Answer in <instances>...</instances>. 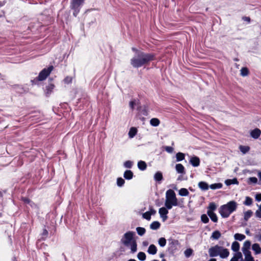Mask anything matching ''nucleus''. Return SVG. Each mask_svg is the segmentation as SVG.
Wrapping results in <instances>:
<instances>
[{
	"instance_id": "nucleus-1",
	"label": "nucleus",
	"mask_w": 261,
	"mask_h": 261,
	"mask_svg": "<svg viewBox=\"0 0 261 261\" xmlns=\"http://www.w3.org/2000/svg\"><path fill=\"white\" fill-rule=\"evenodd\" d=\"M132 49L135 51V54L130 60V64L135 68H139L147 64L154 59V56L153 54H146L135 48H133Z\"/></svg>"
},
{
	"instance_id": "nucleus-2",
	"label": "nucleus",
	"mask_w": 261,
	"mask_h": 261,
	"mask_svg": "<svg viewBox=\"0 0 261 261\" xmlns=\"http://www.w3.org/2000/svg\"><path fill=\"white\" fill-rule=\"evenodd\" d=\"M135 234L134 232L129 231L125 233L121 239L122 244L125 247L129 248L133 253L136 252L137 250V242L134 238Z\"/></svg>"
},
{
	"instance_id": "nucleus-3",
	"label": "nucleus",
	"mask_w": 261,
	"mask_h": 261,
	"mask_svg": "<svg viewBox=\"0 0 261 261\" xmlns=\"http://www.w3.org/2000/svg\"><path fill=\"white\" fill-rule=\"evenodd\" d=\"M238 206V203L233 200L222 205L219 208V213L223 218H228L231 214L236 211Z\"/></svg>"
},
{
	"instance_id": "nucleus-4",
	"label": "nucleus",
	"mask_w": 261,
	"mask_h": 261,
	"mask_svg": "<svg viewBox=\"0 0 261 261\" xmlns=\"http://www.w3.org/2000/svg\"><path fill=\"white\" fill-rule=\"evenodd\" d=\"M165 206L168 210L172 208L173 206L178 205L177 199L175 192L172 190H168L166 193Z\"/></svg>"
},
{
	"instance_id": "nucleus-5",
	"label": "nucleus",
	"mask_w": 261,
	"mask_h": 261,
	"mask_svg": "<svg viewBox=\"0 0 261 261\" xmlns=\"http://www.w3.org/2000/svg\"><path fill=\"white\" fill-rule=\"evenodd\" d=\"M53 66H50L48 68H44L39 74L38 76V80L41 81H43L47 77L51 71L53 70Z\"/></svg>"
},
{
	"instance_id": "nucleus-6",
	"label": "nucleus",
	"mask_w": 261,
	"mask_h": 261,
	"mask_svg": "<svg viewBox=\"0 0 261 261\" xmlns=\"http://www.w3.org/2000/svg\"><path fill=\"white\" fill-rule=\"evenodd\" d=\"M84 0H72L70 7L74 10L73 15L76 16L79 12V7L83 3Z\"/></svg>"
},
{
	"instance_id": "nucleus-7",
	"label": "nucleus",
	"mask_w": 261,
	"mask_h": 261,
	"mask_svg": "<svg viewBox=\"0 0 261 261\" xmlns=\"http://www.w3.org/2000/svg\"><path fill=\"white\" fill-rule=\"evenodd\" d=\"M221 246L216 245L211 247L208 250V253L211 257H215L219 255Z\"/></svg>"
},
{
	"instance_id": "nucleus-8",
	"label": "nucleus",
	"mask_w": 261,
	"mask_h": 261,
	"mask_svg": "<svg viewBox=\"0 0 261 261\" xmlns=\"http://www.w3.org/2000/svg\"><path fill=\"white\" fill-rule=\"evenodd\" d=\"M159 213L160 214L161 218L162 219L163 221H165L167 219V214L168 211L167 208L164 207H162L159 209Z\"/></svg>"
},
{
	"instance_id": "nucleus-9",
	"label": "nucleus",
	"mask_w": 261,
	"mask_h": 261,
	"mask_svg": "<svg viewBox=\"0 0 261 261\" xmlns=\"http://www.w3.org/2000/svg\"><path fill=\"white\" fill-rule=\"evenodd\" d=\"M229 255V252L226 248L221 247L219 256L221 258H225L227 257Z\"/></svg>"
},
{
	"instance_id": "nucleus-10",
	"label": "nucleus",
	"mask_w": 261,
	"mask_h": 261,
	"mask_svg": "<svg viewBox=\"0 0 261 261\" xmlns=\"http://www.w3.org/2000/svg\"><path fill=\"white\" fill-rule=\"evenodd\" d=\"M190 163L194 167H197L200 164V160L199 158L196 156H192L190 158Z\"/></svg>"
},
{
	"instance_id": "nucleus-11",
	"label": "nucleus",
	"mask_w": 261,
	"mask_h": 261,
	"mask_svg": "<svg viewBox=\"0 0 261 261\" xmlns=\"http://www.w3.org/2000/svg\"><path fill=\"white\" fill-rule=\"evenodd\" d=\"M261 134V131L258 128H255L250 133L251 136L254 139H257Z\"/></svg>"
},
{
	"instance_id": "nucleus-12",
	"label": "nucleus",
	"mask_w": 261,
	"mask_h": 261,
	"mask_svg": "<svg viewBox=\"0 0 261 261\" xmlns=\"http://www.w3.org/2000/svg\"><path fill=\"white\" fill-rule=\"evenodd\" d=\"M175 169L177 173L180 174H185V169L184 166L181 164H177L175 166Z\"/></svg>"
},
{
	"instance_id": "nucleus-13",
	"label": "nucleus",
	"mask_w": 261,
	"mask_h": 261,
	"mask_svg": "<svg viewBox=\"0 0 261 261\" xmlns=\"http://www.w3.org/2000/svg\"><path fill=\"white\" fill-rule=\"evenodd\" d=\"M243 253L245 256V261H254L250 251H245Z\"/></svg>"
},
{
	"instance_id": "nucleus-14",
	"label": "nucleus",
	"mask_w": 261,
	"mask_h": 261,
	"mask_svg": "<svg viewBox=\"0 0 261 261\" xmlns=\"http://www.w3.org/2000/svg\"><path fill=\"white\" fill-rule=\"evenodd\" d=\"M252 249L255 254H258L261 253V248L257 243H255L252 245Z\"/></svg>"
},
{
	"instance_id": "nucleus-15",
	"label": "nucleus",
	"mask_w": 261,
	"mask_h": 261,
	"mask_svg": "<svg viewBox=\"0 0 261 261\" xmlns=\"http://www.w3.org/2000/svg\"><path fill=\"white\" fill-rule=\"evenodd\" d=\"M147 252L150 254H155L157 252L156 247L153 244L150 245L148 248Z\"/></svg>"
},
{
	"instance_id": "nucleus-16",
	"label": "nucleus",
	"mask_w": 261,
	"mask_h": 261,
	"mask_svg": "<svg viewBox=\"0 0 261 261\" xmlns=\"http://www.w3.org/2000/svg\"><path fill=\"white\" fill-rule=\"evenodd\" d=\"M207 214L210 217L212 221L214 222H217L218 221V217L214 212H210V211H207Z\"/></svg>"
},
{
	"instance_id": "nucleus-17",
	"label": "nucleus",
	"mask_w": 261,
	"mask_h": 261,
	"mask_svg": "<svg viewBox=\"0 0 261 261\" xmlns=\"http://www.w3.org/2000/svg\"><path fill=\"white\" fill-rule=\"evenodd\" d=\"M239 259H242V254L241 252L235 253L230 261H238Z\"/></svg>"
},
{
	"instance_id": "nucleus-18",
	"label": "nucleus",
	"mask_w": 261,
	"mask_h": 261,
	"mask_svg": "<svg viewBox=\"0 0 261 261\" xmlns=\"http://www.w3.org/2000/svg\"><path fill=\"white\" fill-rule=\"evenodd\" d=\"M198 187L202 190H204V191L208 190V187H209L208 184L204 181L199 182L198 183Z\"/></svg>"
},
{
	"instance_id": "nucleus-19",
	"label": "nucleus",
	"mask_w": 261,
	"mask_h": 261,
	"mask_svg": "<svg viewBox=\"0 0 261 261\" xmlns=\"http://www.w3.org/2000/svg\"><path fill=\"white\" fill-rule=\"evenodd\" d=\"M231 249L236 252H239V250L240 249V244L239 243L237 242V241H235L234 242L232 243V245H231Z\"/></svg>"
},
{
	"instance_id": "nucleus-20",
	"label": "nucleus",
	"mask_w": 261,
	"mask_h": 261,
	"mask_svg": "<svg viewBox=\"0 0 261 261\" xmlns=\"http://www.w3.org/2000/svg\"><path fill=\"white\" fill-rule=\"evenodd\" d=\"M137 129L136 127H132L130 128L128 132V136L130 138H133L137 134Z\"/></svg>"
},
{
	"instance_id": "nucleus-21",
	"label": "nucleus",
	"mask_w": 261,
	"mask_h": 261,
	"mask_svg": "<svg viewBox=\"0 0 261 261\" xmlns=\"http://www.w3.org/2000/svg\"><path fill=\"white\" fill-rule=\"evenodd\" d=\"M253 212L251 210H248L244 213V219L247 221L252 216Z\"/></svg>"
},
{
	"instance_id": "nucleus-22",
	"label": "nucleus",
	"mask_w": 261,
	"mask_h": 261,
	"mask_svg": "<svg viewBox=\"0 0 261 261\" xmlns=\"http://www.w3.org/2000/svg\"><path fill=\"white\" fill-rule=\"evenodd\" d=\"M221 234L218 230L214 231L211 236V238L213 240H218L221 237Z\"/></svg>"
},
{
	"instance_id": "nucleus-23",
	"label": "nucleus",
	"mask_w": 261,
	"mask_h": 261,
	"mask_svg": "<svg viewBox=\"0 0 261 261\" xmlns=\"http://www.w3.org/2000/svg\"><path fill=\"white\" fill-rule=\"evenodd\" d=\"M251 246V243L249 241H246L243 244V247L242 248V251L244 252L245 251H249V249Z\"/></svg>"
},
{
	"instance_id": "nucleus-24",
	"label": "nucleus",
	"mask_w": 261,
	"mask_h": 261,
	"mask_svg": "<svg viewBox=\"0 0 261 261\" xmlns=\"http://www.w3.org/2000/svg\"><path fill=\"white\" fill-rule=\"evenodd\" d=\"M161 224L158 221H154L150 225V228L152 230H156L160 228Z\"/></svg>"
},
{
	"instance_id": "nucleus-25",
	"label": "nucleus",
	"mask_w": 261,
	"mask_h": 261,
	"mask_svg": "<svg viewBox=\"0 0 261 261\" xmlns=\"http://www.w3.org/2000/svg\"><path fill=\"white\" fill-rule=\"evenodd\" d=\"M138 167L139 169L143 171L146 169L147 165L145 162L142 161H140L138 163Z\"/></svg>"
},
{
	"instance_id": "nucleus-26",
	"label": "nucleus",
	"mask_w": 261,
	"mask_h": 261,
	"mask_svg": "<svg viewBox=\"0 0 261 261\" xmlns=\"http://www.w3.org/2000/svg\"><path fill=\"white\" fill-rule=\"evenodd\" d=\"M155 180L160 181L163 179V175L161 172L158 171L156 172L154 175Z\"/></svg>"
},
{
	"instance_id": "nucleus-27",
	"label": "nucleus",
	"mask_w": 261,
	"mask_h": 261,
	"mask_svg": "<svg viewBox=\"0 0 261 261\" xmlns=\"http://www.w3.org/2000/svg\"><path fill=\"white\" fill-rule=\"evenodd\" d=\"M160 123V121L156 118H152L150 120V124L153 126H158Z\"/></svg>"
},
{
	"instance_id": "nucleus-28",
	"label": "nucleus",
	"mask_w": 261,
	"mask_h": 261,
	"mask_svg": "<svg viewBox=\"0 0 261 261\" xmlns=\"http://www.w3.org/2000/svg\"><path fill=\"white\" fill-rule=\"evenodd\" d=\"M133 173L130 170H126L124 173V177L126 179H130L133 178Z\"/></svg>"
},
{
	"instance_id": "nucleus-29",
	"label": "nucleus",
	"mask_w": 261,
	"mask_h": 261,
	"mask_svg": "<svg viewBox=\"0 0 261 261\" xmlns=\"http://www.w3.org/2000/svg\"><path fill=\"white\" fill-rule=\"evenodd\" d=\"M179 195L181 196H187L189 194L188 190L186 188H181L179 190Z\"/></svg>"
},
{
	"instance_id": "nucleus-30",
	"label": "nucleus",
	"mask_w": 261,
	"mask_h": 261,
	"mask_svg": "<svg viewBox=\"0 0 261 261\" xmlns=\"http://www.w3.org/2000/svg\"><path fill=\"white\" fill-rule=\"evenodd\" d=\"M239 149L240 151L243 153L245 154L247 152H248L250 150V147L247 146H242L241 145L239 147Z\"/></svg>"
},
{
	"instance_id": "nucleus-31",
	"label": "nucleus",
	"mask_w": 261,
	"mask_h": 261,
	"mask_svg": "<svg viewBox=\"0 0 261 261\" xmlns=\"http://www.w3.org/2000/svg\"><path fill=\"white\" fill-rule=\"evenodd\" d=\"M185 154L181 152H178L176 154V161L179 162L185 159Z\"/></svg>"
},
{
	"instance_id": "nucleus-32",
	"label": "nucleus",
	"mask_w": 261,
	"mask_h": 261,
	"mask_svg": "<svg viewBox=\"0 0 261 261\" xmlns=\"http://www.w3.org/2000/svg\"><path fill=\"white\" fill-rule=\"evenodd\" d=\"M253 200L249 197H246L245 200L244 201L243 204L245 205H251L252 204Z\"/></svg>"
},
{
	"instance_id": "nucleus-33",
	"label": "nucleus",
	"mask_w": 261,
	"mask_h": 261,
	"mask_svg": "<svg viewBox=\"0 0 261 261\" xmlns=\"http://www.w3.org/2000/svg\"><path fill=\"white\" fill-rule=\"evenodd\" d=\"M234 238L236 240L241 241L245 239V236L241 233H236Z\"/></svg>"
},
{
	"instance_id": "nucleus-34",
	"label": "nucleus",
	"mask_w": 261,
	"mask_h": 261,
	"mask_svg": "<svg viewBox=\"0 0 261 261\" xmlns=\"http://www.w3.org/2000/svg\"><path fill=\"white\" fill-rule=\"evenodd\" d=\"M137 232L139 236H142L146 232V230L143 227H138L136 228Z\"/></svg>"
},
{
	"instance_id": "nucleus-35",
	"label": "nucleus",
	"mask_w": 261,
	"mask_h": 261,
	"mask_svg": "<svg viewBox=\"0 0 261 261\" xmlns=\"http://www.w3.org/2000/svg\"><path fill=\"white\" fill-rule=\"evenodd\" d=\"M54 87H55V86L54 84H50L49 85H48L46 88V94H47V95L50 94L51 93V92H52L53 90L54 89Z\"/></svg>"
},
{
	"instance_id": "nucleus-36",
	"label": "nucleus",
	"mask_w": 261,
	"mask_h": 261,
	"mask_svg": "<svg viewBox=\"0 0 261 261\" xmlns=\"http://www.w3.org/2000/svg\"><path fill=\"white\" fill-rule=\"evenodd\" d=\"M225 184L227 185H230L232 184H238V181L236 178H233L232 179H227L225 181Z\"/></svg>"
},
{
	"instance_id": "nucleus-37",
	"label": "nucleus",
	"mask_w": 261,
	"mask_h": 261,
	"mask_svg": "<svg viewBox=\"0 0 261 261\" xmlns=\"http://www.w3.org/2000/svg\"><path fill=\"white\" fill-rule=\"evenodd\" d=\"M222 187V185L221 183H217V184H212L210 186V187L212 189H220Z\"/></svg>"
},
{
	"instance_id": "nucleus-38",
	"label": "nucleus",
	"mask_w": 261,
	"mask_h": 261,
	"mask_svg": "<svg viewBox=\"0 0 261 261\" xmlns=\"http://www.w3.org/2000/svg\"><path fill=\"white\" fill-rule=\"evenodd\" d=\"M137 257L139 260L143 261L146 259V254L143 252H140L138 253Z\"/></svg>"
},
{
	"instance_id": "nucleus-39",
	"label": "nucleus",
	"mask_w": 261,
	"mask_h": 261,
	"mask_svg": "<svg viewBox=\"0 0 261 261\" xmlns=\"http://www.w3.org/2000/svg\"><path fill=\"white\" fill-rule=\"evenodd\" d=\"M158 243L161 247H164L166 244V240L164 238H161L159 239Z\"/></svg>"
},
{
	"instance_id": "nucleus-40",
	"label": "nucleus",
	"mask_w": 261,
	"mask_h": 261,
	"mask_svg": "<svg viewBox=\"0 0 261 261\" xmlns=\"http://www.w3.org/2000/svg\"><path fill=\"white\" fill-rule=\"evenodd\" d=\"M216 205L214 203H210L207 208V211H210V212H214L215 210H216Z\"/></svg>"
},
{
	"instance_id": "nucleus-41",
	"label": "nucleus",
	"mask_w": 261,
	"mask_h": 261,
	"mask_svg": "<svg viewBox=\"0 0 261 261\" xmlns=\"http://www.w3.org/2000/svg\"><path fill=\"white\" fill-rule=\"evenodd\" d=\"M151 213L149 212H146L143 214V218L147 220H150L151 219Z\"/></svg>"
},
{
	"instance_id": "nucleus-42",
	"label": "nucleus",
	"mask_w": 261,
	"mask_h": 261,
	"mask_svg": "<svg viewBox=\"0 0 261 261\" xmlns=\"http://www.w3.org/2000/svg\"><path fill=\"white\" fill-rule=\"evenodd\" d=\"M124 182L125 181L122 178L119 177L117 178V185L118 186L122 187L124 185Z\"/></svg>"
},
{
	"instance_id": "nucleus-43",
	"label": "nucleus",
	"mask_w": 261,
	"mask_h": 261,
	"mask_svg": "<svg viewBox=\"0 0 261 261\" xmlns=\"http://www.w3.org/2000/svg\"><path fill=\"white\" fill-rule=\"evenodd\" d=\"M248 72L249 71L247 68L244 67L241 69V74L243 76L247 75Z\"/></svg>"
},
{
	"instance_id": "nucleus-44",
	"label": "nucleus",
	"mask_w": 261,
	"mask_h": 261,
	"mask_svg": "<svg viewBox=\"0 0 261 261\" xmlns=\"http://www.w3.org/2000/svg\"><path fill=\"white\" fill-rule=\"evenodd\" d=\"M201 220L204 223H207L209 221V219L205 214H203L201 215Z\"/></svg>"
},
{
	"instance_id": "nucleus-45",
	"label": "nucleus",
	"mask_w": 261,
	"mask_h": 261,
	"mask_svg": "<svg viewBox=\"0 0 261 261\" xmlns=\"http://www.w3.org/2000/svg\"><path fill=\"white\" fill-rule=\"evenodd\" d=\"M255 214L257 218L261 219V204L258 205V208L256 211Z\"/></svg>"
},
{
	"instance_id": "nucleus-46",
	"label": "nucleus",
	"mask_w": 261,
	"mask_h": 261,
	"mask_svg": "<svg viewBox=\"0 0 261 261\" xmlns=\"http://www.w3.org/2000/svg\"><path fill=\"white\" fill-rule=\"evenodd\" d=\"M133 166V162L130 161H127L124 163V166L127 168H131Z\"/></svg>"
},
{
	"instance_id": "nucleus-47",
	"label": "nucleus",
	"mask_w": 261,
	"mask_h": 261,
	"mask_svg": "<svg viewBox=\"0 0 261 261\" xmlns=\"http://www.w3.org/2000/svg\"><path fill=\"white\" fill-rule=\"evenodd\" d=\"M193 251L191 249H187L185 251V255L186 257L190 256L192 254Z\"/></svg>"
},
{
	"instance_id": "nucleus-48",
	"label": "nucleus",
	"mask_w": 261,
	"mask_h": 261,
	"mask_svg": "<svg viewBox=\"0 0 261 261\" xmlns=\"http://www.w3.org/2000/svg\"><path fill=\"white\" fill-rule=\"evenodd\" d=\"M248 181L250 183L256 184L257 182V179L255 177H251L248 178Z\"/></svg>"
},
{
	"instance_id": "nucleus-49",
	"label": "nucleus",
	"mask_w": 261,
	"mask_h": 261,
	"mask_svg": "<svg viewBox=\"0 0 261 261\" xmlns=\"http://www.w3.org/2000/svg\"><path fill=\"white\" fill-rule=\"evenodd\" d=\"M64 82L67 84H69L72 82V77L70 76H67L64 79Z\"/></svg>"
},
{
	"instance_id": "nucleus-50",
	"label": "nucleus",
	"mask_w": 261,
	"mask_h": 261,
	"mask_svg": "<svg viewBox=\"0 0 261 261\" xmlns=\"http://www.w3.org/2000/svg\"><path fill=\"white\" fill-rule=\"evenodd\" d=\"M165 150L167 152H168L169 153H171L173 151V148L170 146H166L165 147Z\"/></svg>"
},
{
	"instance_id": "nucleus-51",
	"label": "nucleus",
	"mask_w": 261,
	"mask_h": 261,
	"mask_svg": "<svg viewBox=\"0 0 261 261\" xmlns=\"http://www.w3.org/2000/svg\"><path fill=\"white\" fill-rule=\"evenodd\" d=\"M22 200L26 204H29L30 203H31L30 200L27 198L23 197L22 198Z\"/></svg>"
},
{
	"instance_id": "nucleus-52",
	"label": "nucleus",
	"mask_w": 261,
	"mask_h": 261,
	"mask_svg": "<svg viewBox=\"0 0 261 261\" xmlns=\"http://www.w3.org/2000/svg\"><path fill=\"white\" fill-rule=\"evenodd\" d=\"M255 200L257 201H261V194H257L255 195Z\"/></svg>"
},
{
	"instance_id": "nucleus-53",
	"label": "nucleus",
	"mask_w": 261,
	"mask_h": 261,
	"mask_svg": "<svg viewBox=\"0 0 261 261\" xmlns=\"http://www.w3.org/2000/svg\"><path fill=\"white\" fill-rule=\"evenodd\" d=\"M135 105H136L135 101L134 100H132V101H130V102H129V106L133 109L134 108V106Z\"/></svg>"
},
{
	"instance_id": "nucleus-54",
	"label": "nucleus",
	"mask_w": 261,
	"mask_h": 261,
	"mask_svg": "<svg viewBox=\"0 0 261 261\" xmlns=\"http://www.w3.org/2000/svg\"><path fill=\"white\" fill-rule=\"evenodd\" d=\"M255 237L258 241L261 242V234H256Z\"/></svg>"
},
{
	"instance_id": "nucleus-55",
	"label": "nucleus",
	"mask_w": 261,
	"mask_h": 261,
	"mask_svg": "<svg viewBox=\"0 0 261 261\" xmlns=\"http://www.w3.org/2000/svg\"><path fill=\"white\" fill-rule=\"evenodd\" d=\"M149 212H150L151 213V215H154L156 213V211L155 210H154L153 209H151L150 210V211H148Z\"/></svg>"
},
{
	"instance_id": "nucleus-56",
	"label": "nucleus",
	"mask_w": 261,
	"mask_h": 261,
	"mask_svg": "<svg viewBox=\"0 0 261 261\" xmlns=\"http://www.w3.org/2000/svg\"><path fill=\"white\" fill-rule=\"evenodd\" d=\"M244 20H246V21H247L248 22H250V18L248 17H245L244 18Z\"/></svg>"
},
{
	"instance_id": "nucleus-57",
	"label": "nucleus",
	"mask_w": 261,
	"mask_h": 261,
	"mask_svg": "<svg viewBox=\"0 0 261 261\" xmlns=\"http://www.w3.org/2000/svg\"><path fill=\"white\" fill-rule=\"evenodd\" d=\"M257 175L260 180L261 181V171H258L257 173Z\"/></svg>"
},
{
	"instance_id": "nucleus-58",
	"label": "nucleus",
	"mask_w": 261,
	"mask_h": 261,
	"mask_svg": "<svg viewBox=\"0 0 261 261\" xmlns=\"http://www.w3.org/2000/svg\"><path fill=\"white\" fill-rule=\"evenodd\" d=\"M47 233H48V232H47V231L46 229H44V230H43V234L44 235H45V236H46V235H47Z\"/></svg>"
},
{
	"instance_id": "nucleus-59",
	"label": "nucleus",
	"mask_w": 261,
	"mask_h": 261,
	"mask_svg": "<svg viewBox=\"0 0 261 261\" xmlns=\"http://www.w3.org/2000/svg\"><path fill=\"white\" fill-rule=\"evenodd\" d=\"M160 257L162 258V257H164V253H161L160 254Z\"/></svg>"
},
{
	"instance_id": "nucleus-60",
	"label": "nucleus",
	"mask_w": 261,
	"mask_h": 261,
	"mask_svg": "<svg viewBox=\"0 0 261 261\" xmlns=\"http://www.w3.org/2000/svg\"><path fill=\"white\" fill-rule=\"evenodd\" d=\"M208 261H217L215 258L210 259Z\"/></svg>"
},
{
	"instance_id": "nucleus-61",
	"label": "nucleus",
	"mask_w": 261,
	"mask_h": 261,
	"mask_svg": "<svg viewBox=\"0 0 261 261\" xmlns=\"http://www.w3.org/2000/svg\"><path fill=\"white\" fill-rule=\"evenodd\" d=\"M246 233L247 234H249V230H246Z\"/></svg>"
},
{
	"instance_id": "nucleus-62",
	"label": "nucleus",
	"mask_w": 261,
	"mask_h": 261,
	"mask_svg": "<svg viewBox=\"0 0 261 261\" xmlns=\"http://www.w3.org/2000/svg\"><path fill=\"white\" fill-rule=\"evenodd\" d=\"M2 196V193L0 192V197H1Z\"/></svg>"
},
{
	"instance_id": "nucleus-63",
	"label": "nucleus",
	"mask_w": 261,
	"mask_h": 261,
	"mask_svg": "<svg viewBox=\"0 0 261 261\" xmlns=\"http://www.w3.org/2000/svg\"><path fill=\"white\" fill-rule=\"evenodd\" d=\"M162 261H166V260L165 259H163Z\"/></svg>"
},
{
	"instance_id": "nucleus-64",
	"label": "nucleus",
	"mask_w": 261,
	"mask_h": 261,
	"mask_svg": "<svg viewBox=\"0 0 261 261\" xmlns=\"http://www.w3.org/2000/svg\"><path fill=\"white\" fill-rule=\"evenodd\" d=\"M152 261H159V260H156V259H154V260H152Z\"/></svg>"
}]
</instances>
